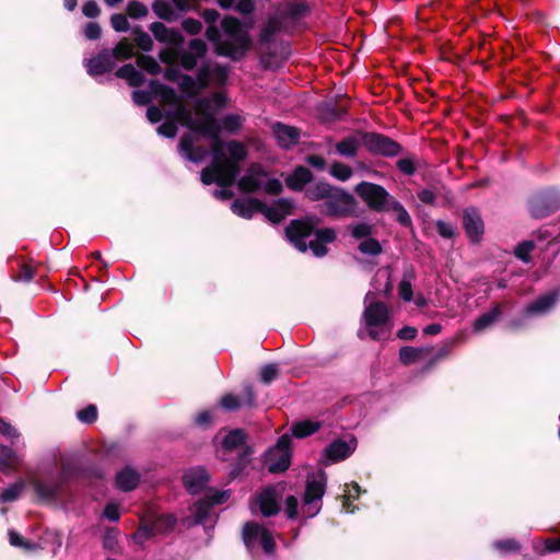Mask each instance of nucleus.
<instances>
[{
	"mask_svg": "<svg viewBox=\"0 0 560 560\" xmlns=\"http://www.w3.org/2000/svg\"><path fill=\"white\" fill-rule=\"evenodd\" d=\"M226 97L223 93H213L209 97H202L195 103V114L179 105L176 110V117L183 126L190 131L183 136L179 142V153L186 160L199 163L208 156V150L197 145L198 136H203L213 141L212 145V164L202 170L200 179L205 185L212 182L219 184H230L235 180L240 173L237 167L231 161L222 160V141L220 133L226 131L230 133L237 132L243 122L244 117L240 114H228L220 121L215 119V114L225 106Z\"/></svg>",
	"mask_w": 560,
	"mask_h": 560,
	"instance_id": "f257e3e1",
	"label": "nucleus"
},
{
	"mask_svg": "<svg viewBox=\"0 0 560 560\" xmlns=\"http://www.w3.org/2000/svg\"><path fill=\"white\" fill-rule=\"evenodd\" d=\"M220 14L214 9H206L202 18L209 24H214ZM223 35L215 25H209L206 31L207 38L215 46V52L232 59H241L250 46L248 32L244 30L235 18L226 16L221 21Z\"/></svg>",
	"mask_w": 560,
	"mask_h": 560,
	"instance_id": "f03ea898",
	"label": "nucleus"
},
{
	"mask_svg": "<svg viewBox=\"0 0 560 560\" xmlns=\"http://www.w3.org/2000/svg\"><path fill=\"white\" fill-rule=\"evenodd\" d=\"M314 223L307 221H292L285 229V234L289 241L300 250L306 252L307 248L312 250L314 256L323 257L327 254L326 244L336 240V232L332 229H322L316 231L315 238L307 240L312 235Z\"/></svg>",
	"mask_w": 560,
	"mask_h": 560,
	"instance_id": "7ed1b4c3",
	"label": "nucleus"
},
{
	"mask_svg": "<svg viewBox=\"0 0 560 560\" xmlns=\"http://www.w3.org/2000/svg\"><path fill=\"white\" fill-rule=\"evenodd\" d=\"M363 323L369 336L374 340L386 339L390 335L388 308L384 303L376 302L365 306Z\"/></svg>",
	"mask_w": 560,
	"mask_h": 560,
	"instance_id": "20e7f679",
	"label": "nucleus"
},
{
	"mask_svg": "<svg viewBox=\"0 0 560 560\" xmlns=\"http://www.w3.org/2000/svg\"><path fill=\"white\" fill-rule=\"evenodd\" d=\"M327 477L324 471L308 476L304 493L301 514L311 518L317 515L322 509V499L325 494Z\"/></svg>",
	"mask_w": 560,
	"mask_h": 560,
	"instance_id": "39448f33",
	"label": "nucleus"
},
{
	"mask_svg": "<svg viewBox=\"0 0 560 560\" xmlns=\"http://www.w3.org/2000/svg\"><path fill=\"white\" fill-rule=\"evenodd\" d=\"M306 5L303 3L291 4L283 11L271 16L260 33L262 42H270L281 31H289L290 25L304 14Z\"/></svg>",
	"mask_w": 560,
	"mask_h": 560,
	"instance_id": "423d86ee",
	"label": "nucleus"
},
{
	"mask_svg": "<svg viewBox=\"0 0 560 560\" xmlns=\"http://www.w3.org/2000/svg\"><path fill=\"white\" fill-rule=\"evenodd\" d=\"M231 497L230 490L211 489L209 493L199 500L192 508L195 521L205 527H211L217 520L212 508L226 502Z\"/></svg>",
	"mask_w": 560,
	"mask_h": 560,
	"instance_id": "0eeeda50",
	"label": "nucleus"
},
{
	"mask_svg": "<svg viewBox=\"0 0 560 560\" xmlns=\"http://www.w3.org/2000/svg\"><path fill=\"white\" fill-rule=\"evenodd\" d=\"M357 201L352 195L341 188H335L329 198L319 205L322 213L332 217L342 218L355 212Z\"/></svg>",
	"mask_w": 560,
	"mask_h": 560,
	"instance_id": "6e6552de",
	"label": "nucleus"
},
{
	"mask_svg": "<svg viewBox=\"0 0 560 560\" xmlns=\"http://www.w3.org/2000/svg\"><path fill=\"white\" fill-rule=\"evenodd\" d=\"M291 463V436L283 434L276 445L265 454V464L270 472L277 474L287 470Z\"/></svg>",
	"mask_w": 560,
	"mask_h": 560,
	"instance_id": "1a4fd4ad",
	"label": "nucleus"
},
{
	"mask_svg": "<svg viewBox=\"0 0 560 560\" xmlns=\"http://www.w3.org/2000/svg\"><path fill=\"white\" fill-rule=\"evenodd\" d=\"M354 191L370 209L377 212L385 211L393 199L384 187L369 182L358 184Z\"/></svg>",
	"mask_w": 560,
	"mask_h": 560,
	"instance_id": "9d476101",
	"label": "nucleus"
},
{
	"mask_svg": "<svg viewBox=\"0 0 560 560\" xmlns=\"http://www.w3.org/2000/svg\"><path fill=\"white\" fill-rule=\"evenodd\" d=\"M242 536L245 546L249 550L259 544L266 553H272L275 551V540L272 534L256 523H246L243 527Z\"/></svg>",
	"mask_w": 560,
	"mask_h": 560,
	"instance_id": "9b49d317",
	"label": "nucleus"
},
{
	"mask_svg": "<svg viewBox=\"0 0 560 560\" xmlns=\"http://www.w3.org/2000/svg\"><path fill=\"white\" fill-rule=\"evenodd\" d=\"M280 497L281 493L276 487H266L250 503V510L253 513H255L256 509H258L259 512L266 517L276 515L280 511Z\"/></svg>",
	"mask_w": 560,
	"mask_h": 560,
	"instance_id": "f8f14e48",
	"label": "nucleus"
},
{
	"mask_svg": "<svg viewBox=\"0 0 560 560\" xmlns=\"http://www.w3.org/2000/svg\"><path fill=\"white\" fill-rule=\"evenodd\" d=\"M560 207V195L557 191H547L530 200V213L536 218H544Z\"/></svg>",
	"mask_w": 560,
	"mask_h": 560,
	"instance_id": "ddd939ff",
	"label": "nucleus"
},
{
	"mask_svg": "<svg viewBox=\"0 0 560 560\" xmlns=\"http://www.w3.org/2000/svg\"><path fill=\"white\" fill-rule=\"evenodd\" d=\"M365 148L373 153L394 156L400 152V145L387 137L377 133H368L363 138Z\"/></svg>",
	"mask_w": 560,
	"mask_h": 560,
	"instance_id": "4468645a",
	"label": "nucleus"
},
{
	"mask_svg": "<svg viewBox=\"0 0 560 560\" xmlns=\"http://www.w3.org/2000/svg\"><path fill=\"white\" fill-rule=\"evenodd\" d=\"M357 440L354 438L346 440H336L331 442L324 452V464L329 465L348 458L357 448Z\"/></svg>",
	"mask_w": 560,
	"mask_h": 560,
	"instance_id": "2eb2a0df",
	"label": "nucleus"
},
{
	"mask_svg": "<svg viewBox=\"0 0 560 560\" xmlns=\"http://www.w3.org/2000/svg\"><path fill=\"white\" fill-rule=\"evenodd\" d=\"M228 77L225 67L214 62H207L199 69V81L201 86L209 84H223Z\"/></svg>",
	"mask_w": 560,
	"mask_h": 560,
	"instance_id": "dca6fc26",
	"label": "nucleus"
},
{
	"mask_svg": "<svg viewBox=\"0 0 560 560\" xmlns=\"http://www.w3.org/2000/svg\"><path fill=\"white\" fill-rule=\"evenodd\" d=\"M560 299L558 290L544 294L533 303L528 304L524 311L526 316H541L549 313Z\"/></svg>",
	"mask_w": 560,
	"mask_h": 560,
	"instance_id": "f3484780",
	"label": "nucleus"
},
{
	"mask_svg": "<svg viewBox=\"0 0 560 560\" xmlns=\"http://www.w3.org/2000/svg\"><path fill=\"white\" fill-rule=\"evenodd\" d=\"M293 208L292 201L288 199H279L272 206H267L261 202L259 212L271 223H279L287 215L291 214Z\"/></svg>",
	"mask_w": 560,
	"mask_h": 560,
	"instance_id": "a211bd4d",
	"label": "nucleus"
},
{
	"mask_svg": "<svg viewBox=\"0 0 560 560\" xmlns=\"http://www.w3.org/2000/svg\"><path fill=\"white\" fill-rule=\"evenodd\" d=\"M176 518L172 515L161 516L155 520L152 526L142 525L139 530L133 535V539L138 544H142L144 540L149 539L156 532H161L164 527L165 529H171L175 526Z\"/></svg>",
	"mask_w": 560,
	"mask_h": 560,
	"instance_id": "6ab92c4d",
	"label": "nucleus"
},
{
	"mask_svg": "<svg viewBox=\"0 0 560 560\" xmlns=\"http://www.w3.org/2000/svg\"><path fill=\"white\" fill-rule=\"evenodd\" d=\"M188 48V51L182 54L180 63L186 70H191L197 66L198 60L205 57L207 45L202 39L195 38L189 42Z\"/></svg>",
	"mask_w": 560,
	"mask_h": 560,
	"instance_id": "aec40b11",
	"label": "nucleus"
},
{
	"mask_svg": "<svg viewBox=\"0 0 560 560\" xmlns=\"http://www.w3.org/2000/svg\"><path fill=\"white\" fill-rule=\"evenodd\" d=\"M149 30L158 42L166 45H177L183 40L182 34L177 30L167 27L162 22L151 23Z\"/></svg>",
	"mask_w": 560,
	"mask_h": 560,
	"instance_id": "412c9836",
	"label": "nucleus"
},
{
	"mask_svg": "<svg viewBox=\"0 0 560 560\" xmlns=\"http://www.w3.org/2000/svg\"><path fill=\"white\" fill-rule=\"evenodd\" d=\"M115 66V60L108 51L85 61V68L90 75L96 77L109 72Z\"/></svg>",
	"mask_w": 560,
	"mask_h": 560,
	"instance_id": "4be33fe9",
	"label": "nucleus"
},
{
	"mask_svg": "<svg viewBox=\"0 0 560 560\" xmlns=\"http://www.w3.org/2000/svg\"><path fill=\"white\" fill-rule=\"evenodd\" d=\"M185 487L190 493L200 492L209 481V474L202 467H197L185 472L183 477Z\"/></svg>",
	"mask_w": 560,
	"mask_h": 560,
	"instance_id": "5701e85b",
	"label": "nucleus"
},
{
	"mask_svg": "<svg viewBox=\"0 0 560 560\" xmlns=\"http://www.w3.org/2000/svg\"><path fill=\"white\" fill-rule=\"evenodd\" d=\"M272 131L278 144L285 149L296 144L300 138V132L296 128L280 122L272 126Z\"/></svg>",
	"mask_w": 560,
	"mask_h": 560,
	"instance_id": "b1692460",
	"label": "nucleus"
},
{
	"mask_svg": "<svg viewBox=\"0 0 560 560\" xmlns=\"http://www.w3.org/2000/svg\"><path fill=\"white\" fill-rule=\"evenodd\" d=\"M464 226L472 241H478L483 234V222L476 209H467L464 212Z\"/></svg>",
	"mask_w": 560,
	"mask_h": 560,
	"instance_id": "393cba45",
	"label": "nucleus"
},
{
	"mask_svg": "<svg viewBox=\"0 0 560 560\" xmlns=\"http://www.w3.org/2000/svg\"><path fill=\"white\" fill-rule=\"evenodd\" d=\"M266 174L259 168L252 167L247 174H245L238 180V188L243 191H255L262 187Z\"/></svg>",
	"mask_w": 560,
	"mask_h": 560,
	"instance_id": "a878e982",
	"label": "nucleus"
},
{
	"mask_svg": "<svg viewBox=\"0 0 560 560\" xmlns=\"http://www.w3.org/2000/svg\"><path fill=\"white\" fill-rule=\"evenodd\" d=\"M260 207L261 201H259L258 199H237L233 201V203L231 205V210L233 213L241 218L250 219L254 215V213L259 212Z\"/></svg>",
	"mask_w": 560,
	"mask_h": 560,
	"instance_id": "bb28decb",
	"label": "nucleus"
},
{
	"mask_svg": "<svg viewBox=\"0 0 560 560\" xmlns=\"http://www.w3.org/2000/svg\"><path fill=\"white\" fill-rule=\"evenodd\" d=\"M140 480V475L135 469L129 467L124 468L116 475V487L121 491L133 490Z\"/></svg>",
	"mask_w": 560,
	"mask_h": 560,
	"instance_id": "cd10ccee",
	"label": "nucleus"
},
{
	"mask_svg": "<svg viewBox=\"0 0 560 560\" xmlns=\"http://www.w3.org/2000/svg\"><path fill=\"white\" fill-rule=\"evenodd\" d=\"M311 180L312 173L310 170L303 166H299L285 178V184L293 190H302L303 187Z\"/></svg>",
	"mask_w": 560,
	"mask_h": 560,
	"instance_id": "c85d7f7f",
	"label": "nucleus"
},
{
	"mask_svg": "<svg viewBox=\"0 0 560 560\" xmlns=\"http://www.w3.org/2000/svg\"><path fill=\"white\" fill-rule=\"evenodd\" d=\"M152 10L159 19L167 22H173L179 19L172 0H156L152 3Z\"/></svg>",
	"mask_w": 560,
	"mask_h": 560,
	"instance_id": "c756f323",
	"label": "nucleus"
},
{
	"mask_svg": "<svg viewBox=\"0 0 560 560\" xmlns=\"http://www.w3.org/2000/svg\"><path fill=\"white\" fill-rule=\"evenodd\" d=\"M28 483L34 488L38 498L43 501H52L57 497V487L48 485L36 479L33 475L28 476Z\"/></svg>",
	"mask_w": 560,
	"mask_h": 560,
	"instance_id": "7c9ffc66",
	"label": "nucleus"
},
{
	"mask_svg": "<svg viewBox=\"0 0 560 560\" xmlns=\"http://www.w3.org/2000/svg\"><path fill=\"white\" fill-rule=\"evenodd\" d=\"M335 188L336 187L329 185L328 183L318 182L308 186L305 190V195L310 200L313 201H326L331 195V192L335 190Z\"/></svg>",
	"mask_w": 560,
	"mask_h": 560,
	"instance_id": "2f4dec72",
	"label": "nucleus"
},
{
	"mask_svg": "<svg viewBox=\"0 0 560 560\" xmlns=\"http://www.w3.org/2000/svg\"><path fill=\"white\" fill-rule=\"evenodd\" d=\"M320 427L319 421L302 420L292 425L291 433L294 438L303 439L317 432Z\"/></svg>",
	"mask_w": 560,
	"mask_h": 560,
	"instance_id": "473e14b6",
	"label": "nucleus"
},
{
	"mask_svg": "<svg viewBox=\"0 0 560 560\" xmlns=\"http://www.w3.org/2000/svg\"><path fill=\"white\" fill-rule=\"evenodd\" d=\"M150 88L152 89V93L159 96L163 103L173 105L178 102V96L174 89L156 81H151Z\"/></svg>",
	"mask_w": 560,
	"mask_h": 560,
	"instance_id": "72a5a7b5",
	"label": "nucleus"
},
{
	"mask_svg": "<svg viewBox=\"0 0 560 560\" xmlns=\"http://www.w3.org/2000/svg\"><path fill=\"white\" fill-rule=\"evenodd\" d=\"M116 75L124 79L131 86H139L143 82V75L132 65H124L116 71Z\"/></svg>",
	"mask_w": 560,
	"mask_h": 560,
	"instance_id": "f704fd0d",
	"label": "nucleus"
},
{
	"mask_svg": "<svg viewBox=\"0 0 560 560\" xmlns=\"http://www.w3.org/2000/svg\"><path fill=\"white\" fill-rule=\"evenodd\" d=\"M19 462V456L10 447L0 446V470L2 472H11Z\"/></svg>",
	"mask_w": 560,
	"mask_h": 560,
	"instance_id": "c9c22d12",
	"label": "nucleus"
},
{
	"mask_svg": "<svg viewBox=\"0 0 560 560\" xmlns=\"http://www.w3.org/2000/svg\"><path fill=\"white\" fill-rule=\"evenodd\" d=\"M501 315V310L499 305L492 307L489 312L482 314L478 317L474 323V330L476 332L483 331L489 328Z\"/></svg>",
	"mask_w": 560,
	"mask_h": 560,
	"instance_id": "e433bc0d",
	"label": "nucleus"
},
{
	"mask_svg": "<svg viewBox=\"0 0 560 560\" xmlns=\"http://www.w3.org/2000/svg\"><path fill=\"white\" fill-rule=\"evenodd\" d=\"M225 148L231 159H226L222 152V160L231 161L238 167L237 162L243 161L247 155L245 145L238 141L232 140L225 144Z\"/></svg>",
	"mask_w": 560,
	"mask_h": 560,
	"instance_id": "4c0bfd02",
	"label": "nucleus"
},
{
	"mask_svg": "<svg viewBox=\"0 0 560 560\" xmlns=\"http://www.w3.org/2000/svg\"><path fill=\"white\" fill-rule=\"evenodd\" d=\"M25 481L18 480L10 485L7 489L0 492V503L13 502L19 499L23 490L25 489Z\"/></svg>",
	"mask_w": 560,
	"mask_h": 560,
	"instance_id": "58836bf2",
	"label": "nucleus"
},
{
	"mask_svg": "<svg viewBox=\"0 0 560 560\" xmlns=\"http://www.w3.org/2000/svg\"><path fill=\"white\" fill-rule=\"evenodd\" d=\"M385 211H393L396 214V220L399 224L402 226H409L411 225V218L405 207L396 200L394 197L389 201L388 207Z\"/></svg>",
	"mask_w": 560,
	"mask_h": 560,
	"instance_id": "ea45409f",
	"label": "nucleus"
},
{
	"mask_svg": "<svg viewBox=\"0 0 560 560\" xmlns=\"http://www.w3.org/2000/svg\"><path fill=\"white\" fill-rule=\"evenodd\" d=\"M179 86L183 93L187 95H195L206 86L200 85L199 81V72L197 73V78H192L190 75H183L180 78Z\"/></svg>",
	"mask_w": 560,
	"mask_h": 560,
	"instance_id": "a19ab883",
	"label": "nucleus"
},
{
	"mask_svg": "<svg viewBox=\"0 0 560 560\" xmlns=\"http://www.w3.org/2000/svg\"><path fill=\"white\" fill-rule=\"evenodd\" d=\"M245 441V434L242 430L231 431L225 435L222 441V448L224 451H233L240 447Z\"/></svg>",
	"mask_w": 560,
	"mask_h": 560,
	"instance_id": "79ce46f5",
	"label": "nucleus"
},
{
	"mask_svg": "<svg viewBox=\"0 0 560 560\" xmlns=\"http://www.w3.org/2000/svg\"><path fill=\"white\" fill-rule=\"evenodd\" d=\"M534 550L536 553L544 556L548 552L560 551V538H550L545 541L534 542Z\"/></svg>",
	"mask_w": 560,
	"mask_h": 560,
	"instance_id": "37998d69",
	"label": "nucleus"
},
{
	"mask_svg": "<svg viewBox=\"0 0 560 560\" xmlns=\"http://www.w3.org/2000/svg\"><path fill=\"white\" fill-rule=\"evenodd\" d=\"M359 143L354 138H347L342 141H340L336 145L337 152L346 158H352L357 154Z\"/></svg>",
	"mask_w": 560,
	"mask_h": 560,
	"instance_id": "c03bdc74",
	"label": "nucleus"
},
{
	"mask_svg": "<svg viewBox=\"0 0 560 560\" xmlns=\"http://www.w3.org/2000/svg\"><path fill=\"white\" fill-rule=\"evenodd\" d=\"M361 493V488L358 483L353 482L350 486H347V489L345 490L343 494V501H342V510L346 513H353L354 509L350 508V501L352 499H358Z\"/></svg>",
	"mask_w": 560,
	"mask_h": 560,
	"instance_id": "a18cd8bd",
	"label": "nucleus"
},
{
	"mask_svg": "<svg viewBox=\"0 0 560 560\" xmlns=\"http://www.w3.org/2000/svg\"><path fill=\"white\" fill-rule=\"evenodd\" d=\"M9 540L12 546L23 548L26 551H36L40 549L39 545L26 541L20 534L14 530L9 532Z\"/></svg>",
	"mask_w": 560,
	"mask_h": 560,
	"instance_id": "49530a36",
	"label": "nucleus"
},
{
	"mask_svg": "<svg viewBox=\"0 0 560 560\" xmlns=\"http://www.w3.org/2000/svg\"><path fill=\"white\" fill-rule=\"evenodd\" d=\"M359 250L364 255L375 256L382 252V246L377 240L368 237L360 243Z\"/></svg>",
	"mask_w": 560,
	"mask_h": 560,
	"instance_id": "de8ad7c7",
	"label": "nucleus"
},
{
	"mask_svg": "<svg viewBox=\"0 0 560 560\" xmlns=\"http://www.w3.org/2000/svg\"><path fill=\"white\" fill-rule=\"evenodd\" d=\"M138 66L151 74H158L161 71V67L155 59L149 56H138Z\"/></svg>",
	"mask_w": 560,
	"mask_h": 560,
	"instance_id": "09e8293b",
	"label": "nucleus"
},
{
	"mask_svg": "<svg viewBox=\"0 0 560 560\" xmlns=\"http://www.w3.org/2000/svg\"><path fill=\"white\" fill-rule=\"evenodd\" d=\"M348 229H349L351 235L357 240H361V238L366 240L372 233V225L369 223H365V222L351 224V225H349Z\"/></svg>",
	"mask_w": 560,
	"mask_h": 560,
	"instance_id": "8fccbe9b",
	"label": "nucleus"
},
{
	"mask_svg": "<svg viewBox=\"0 0 560 560\" xmlns=\"http://www.w3.org/2000/svg\"><path fill=\"white\" fill-rule=\"evenodd\" d=\"M113 59H129L133 56V46L126 42L118 43L113 52L110 54Z\"/></svg>",
	"mask_w": 560,
	"mask_h": 560,
	"instance_id": "3c124183",
	"label": "nucleus"
},
{
	"mask_svg": "<svg viewBox=\"0 0 560 560\" xmlns=\"http://www.w3.org/2000/svg\"><path fill=\"white\" fill-rule=\"evenodd\" d=\"M330 174L335 178L346 182L352 176V170L346 164L334 163L330 168Z\"/></svg>",
	"mask_w": 560,
	"mask_h": 560,
	"instance_id": "603ef678",
	"label": "nucleus"
},
{
	"mask_svg": "<svg viewBox=\"0 0 560 560\" xmlns=\"http://www.w3.org/2000/svg\"><path fill=\"white\" fill-rule=\"evenodd\" d=\"M421 355V350L412 347H402L399 350V360L404 364H409L417 361Z\"/></svg>",
	"mask_w": 560,
	"mask_h": 560,
	"instance_id": "864d4df0",
	"label": "nucleus"
},
{
	"mask_svg": "<svg viewBox=\"0 0 560 560\" xmlns=\"http://www.w3.org/2000/svg\"><path fill=\"white\" fill-rule=\"evenodd\" d=\"M127 13L132 19H140L148 15L149 10L143 3L133 1L128 4Z\"/></svg>",
	"mask_w": 560,
	"mask_h": 560,
	"instance_id": "5fc2aeb1",
	"label": "nucleus"
},
{
	"mask_svg": "<svg viewBox=\"0 0 560 560\" xmlns=\"http://www.w3.org/2000/svg\"><path fill=\"white\" fill-rule=\"evenodd\" d=\"M534 243L532 241H524L520 243L514 250V254L521 260L529 261V253L534 249Z\"/></svg>",
	"mask_w": 560,
	"mask_h": 560,
	"instance_id": "6e6d98bb",
	"label": "nucleus"
},
{
	"mask_svg": "<svg viewBox=\"0 0 560 560\" xmlns=\"http://www.w3.org/2000/svg\"><path fill=\"white\" fill-rule=\"evenodd\" d=\"M279 369L277 364H266L260 370V378L265 384H269L277 377Z\"/></svg>",
	"mask_w": 560,
	"mask_h": 560,
	"instance_id": "4d7b16f0",
	"label": "nucleus"
},
{
	"mask_svg": "<svg viewBox=\"0 0 560 560\" xmlns=\"http://www.w3.org/2000/svg\"><path fill=\"white\" fill-rule=\"evenodd\" d=\"M398 292H399L400 298L404 301L410 302L412 300L413 292H412L411 280L407 276H405L401 279V281L399 282Z\"/></svg>",
	"mask_w": 560,
	"mask_h": 560,
	"instance_id": "13d9d810",
	"label": "nucleus"
},
{
	"mask_svg": "<svg viewBox=\"0 0 560 560\" xmlns=\"http://www.w3.org/2000/svg\"><path fill=\"white\" fill-rule=\"evenodd\" d=\"M77 417L83 423H92L97 418V409L94 405H90L86 408L78 411Z\"/></svg>",
	"mask_w": 560,
	"mask_h": 560,
	"instance_id": "bf43d9fd",
	"label": "nucleus"
},
{
	"mask_svg": "<svg viewBox=\"0 0 560 560\" xmlns=\"http://www.w3.org/2000/svg\"><path fill=\"white\" fill-rule=\"evenodd\" d=\"M182 27L185 32H187L188 34L190 35H197L201 32L202 30V24L200 21L196 20V19H192V18H187L185 19L183 22H182Z\"/></svg>",
	"mask_w": 560,
	"mask_h": 560,
	"instance_id": "052dcab7",
	"label": "nucleus"
},
{
	"mask_svg": "<svg viewBox=\"0 0 560 560\" xmlns=\"http://www.w3.org/2000/svg\"><path fill=\"white\" fill-rule=\"evenodd\" d=\"M284 504H285L284 513H285L287 517L290 518V520H294L299 515V511H298L299 502H298V499L295 497H293V495H289L285 499Z\"/></svg>",
	"mask_w": 560,
	"mask_h": 560,
	"instance_id": "680f3d73",
	"label": "nucleus"
},
{
	"mask_svg": "<svg viewBox=\"0 0 560 560\" xmlns=\"http://www.w3.org/2000/svg\"><path fill=\"white\" fill-rule=\"evenodd\" d=\"M112 26L117 32H127L129 30V22L122 14H114L110 18Z\"/></svg>",
	"mask_w": 560,
	"mask_h": 560,
	"instance_id": "e2e57ef3",
	"label": "nucleus"
},
{
	"mask_svg": "<svg viewBox=\"0 0 560 560\" xmlns=\"http://www.w3.org/2000/svg\"><path fill=\"white\" fill-rule=\"evenodd\" d=\"M158 133L165 138H174L177 133V126L174 121L163 122L158 128Z\"/></svg>",
	"mask_w": 560,
	"mask_h": 560,
	"instance_id": "0e129e2a",
	"label": "nucleus"
},
{
	"mask_svg": "<svg viewBox=\"0 0 560 560\" xmlns=\"http://www.w3.org/2000/svg\"><path fill=\"white\" fill-rule=\"evenodd\" d=\"M136 42L143 51H151L153 48L152 38L144 32L137 33Z\"/></svg>",
	"mask_w": 560,
	"mask_h": 560,
	"instance_id": "69168bd1",
	"label": "nucleus"
},
{
	"mask_svg": "<svg viewBox=\"0 0 560 560\" xmlns=\"http://www.w3.org/2000/svg\"><path fill=\"white\" fill-rule=\"evenodd\" d=\"M220 404H221L222 408H224L226 410H235V409L240 408L241 406H243L242 400H238L237 397H235L234 395H231V394L222 397Z\"/></svg>",
	"mask_w": 560,
	"mask_h": 560,
	"instance_id": "338daca9",
	"label": "nucleus"
},
{
	"mask_svg": "<svg viewBox=\"0 0 560 560\" xmlns=\"http://www.w3.org/2000/svg\"><path fill=\"white\" fill-rule=\"evenodd\" d=\"M152 90L151 91H139L136 90L132 92L133 102L138 105H147L152 100Z\"/></svg>",
	"mask_w": 560,
	"mask_h": 560,
	"instance_id": "774afa93",
	"label": "nucleus"
}]
</instances>
